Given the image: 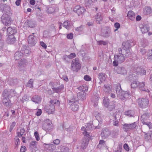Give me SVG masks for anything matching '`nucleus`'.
Masks as SVG:
<instances>
[{"mask_svg": "<svg viewBox=\"0 0 152 152\" xmlns=\"http://www.w3.org/2000/svg\"><path fill=\"white\" fill-rule=\"evenodd\" d=\"M0 11L8 15L12 14V10L10 6L6 4H0Z\"/></svg>", "mask_w": 152, "mask_h": 152, "instance_id": "39448f33", "label": "nucleus"}, {"mask_svg": "<svg viewBox=\"0 0 152 152\" xmlns=\"http://www.w3.org/2000/svg\"><path fill=\"white\" fill-rule=\"evenodd\" d=\"M134 45L133 41L132 40L127 41L122 43L123 48L126 50H129V48Z\"/></svg>", "mask_w": 152, "mask_h": 152, "instance_id": "9b49d317", "label": "nucleus"}, {"mask_svg": "<svg viewBox=\"0 0 152 152\" xmlns=\"http://www.w3.org/2000/svg\"><path fill=\"white\" fill-rule=\"evenodd\" d=\"M18 81L17 79H13L10 78L9 79L8 81V84L11 86H14L18 83Z\"/></svg>", "mask_w": 152, "mask_h": 152, "instance_id": "bb28decb", "label": "nucleus"}, {"mask_svg": "<svg viewBox=\"0 0 152 152\" xmlns=\"http://www.w3.org/2000/svg\"><path fill=\"white\" fill-rule=\"evenodd\" d=\"M76 56V54L75 53H72L68 56V58L70 59L72 58L75 57Z\"/></svg>", "mask_w": 152, "mask_h": 152, "instance_id": "0e129e2a", "label": "nucleus"}, {"mask_svg": "<svg viewBox=\"0 0 152 152\" xmlns=\"http://www.w3.org/2000/svg\"><path fill=\"white\" fill-rule=\"evenodd\" d=\"M84 79L87 81H90L91 80V77L88 75H86L84 77Z\"/></svg>", "mask_w": 152, "mask_h": 152, "instance_id": "e2e57ef3", "label": "nucleus"}, {"mask_svg": "<svg viewBox=\"0 0 152 152\" xmlns=\"http://www.w3.org/2000/svg\"><path fill=\"white\" fill-rule=\"evenodd\" d=\"M72 70L77 72L81 68V64L80 63L78 58H76L72 61L71 66Z\"/></svg>", "mask_w": 152, "mask_h": 152, "instance_id": "7ed1b4c3", "label": "nucleus"}, {"mask_svg": "<svg viewBox=\"0 0 152 152\" xmlns=\"http://www.w3.org/2000/svg\"><path fill=\"white\" fill-rule=\"evenodd\" d=\"M64 85H61L57 88L53 87L52 88L54 92L56 93H58L61 92L64 89Z\"/></svg>", "mask_w": 152, "mask_h": 152, "instance_id": "7c9ffc66", "label": "nucleus"}, {"mask_svg": "<svg viewBox=\"0 0 152 152\" xmlns=\"http://www.w3.org/2000/svg\"><path fill=\"white\" fill-rule=\"evenodd\" d=\"M37 142L35 141H32L31 142L29 148L32 151H33V149L34 150L35 148H37Z\"/></svg>", "mask_w": 152, "mask_h": 152, "instance_id": "f704fd0d", "label": "nucleus"}, {"mask_svg": "<svg viewBox=\"0 0 152 152\" xmlns=\"http://www.w3.org/2000/svg\"><path fill=\"white\" fill-rule=\"evenodd\" d=\"M16 40V38L13 35L8 36V37L7 39V42L10 44H13Z\"/></svg>", "mask_w": 152, "mask_h": 152, "instance_id": "2eb2a0df", "label": "nucleus"}, {"mask_svg": "<svg viewBox=\"0 0 152 152\" xmlns=\"http://www.w3.org/2000/svg\"><path fill=\"white\" fill-rule=\"evenodd\" d=\"M45 122L46 123V125L50 126V127L49 128V130L53 129V126H52V124L51 121L49 119H46L45 120Z\"/></svg>", "mask_w": 152, "mask_h": 152, "instance_id": "49530a36", "label": "nucleus"}, {"mask_svg": "<svg viewBox=\"0 0 152 152\" xmlns=\"http://www.w3.org/2000/svg\"><path fill=\"white\" fill-rule=\"evenodd\" d=\"M140 28L141 30L142 33H147L149 30L148 26L146 25H142L141 27H140Z\"/></svg>", "mask_w": 152, "mask_h": 152, "instance_id": "c756f323", "label": "nucleus"}, {"mask_svg": "<svg viewBox=\"0 0 152 152\" xmlns=\"http://www.w3.org/2000/svg\"><path fill=\"white\" fill-rule=\"evenodd\" d=\"M2 101L3 104L6 106L11 105V103L9 97H3Z\"/></svg>", "mask_w": 152, "mask_h": 152, "instance_id": "a211bd4d", "label": "nucleus"}, {"mask_svg": "<svg viewBox=\"0 0 152 152\" xmlns=\"http://www.w3.org/2000/svg\"><path fill=\"white\" fill-rule=\"evenodd\" d=\"M63 26L65 27L66 29L69 28V21L68 20H67L65 22H64L63 23Z\"/></svg>", "mask_w": 152, "mask_h": 152, "instance_id": "bf43d9fd", "label": "nucleus"}, {"mask_svg": "<svg viewBox=\"0 0 152 152\" xmlns=\"http://www.w3.org/2000/svg\"><path fill=\"white\" fill-rule=\"evenodd\" d=\"M126 58L124 56H123L120 55L119 54L116 55H115L114 57V59L117 60L120 63L123 62L125 60Z\"/></svg>", "mask_w": 152, "mask_h": 152, "instance_id": "6ab92c4d", "label": "nucleus"}, {"mask_svg": "<svg viewBox=\"0 0 152 152\" xmlns=\"http://www.w3.org/2000/svg\"><path fill=\"white\" fill-rule=\"evenodd\" d=\"M111 34V31L108 28L101 33V36L105 37H108L110 36Z\"/></svg>", "mask_w": 152, "mask_h": 152, "instance_id": "b1692460", "label": "nucleus"}, {"mask_svg": "<svg viewBox=\"0 0 152 152\" xmlns=\"http://www.w3.org/2000/svg\"><path fill=\"white\" fill-rule=\"evenodd\" d=\"M137 122H135L129 124L131 130L134 129L137 126Z\"/></svg>", "mask_w": 152, "mask_h": 152, "instance_id": "de8ad7c7", "label": "nucleus"}, {"mask_svg": "<svg viewBox=\"0 0 152 152\" xmlns=\"http://www.w3.org/2000/svg\"><path fill=\"white\" fill-rule=\"evenodd\" d=\"M10 15L4 14L1 17V21L5 26L9 25L11 23V19Z\"/></svg>", "mask_w": 152, "mask_h": 152, "instance_id": "423d86ee", "label": "nucleus"}, {"mask_svg": "<svg viewBox=\"0 0 152 152\" xmlns=\"http://www.w3.org/2000/svg\"><path fill=\"white\" fill-rule=\"evenodd\" d=\"M56 146L53 144H49L45 145V149L50 152H52L53 151L55 150Z\"/></svg>", "mask_w": 152, "mask_h": 152, "instance_id": "ddd939ff", "label": "nucleus"}, {"mask_svg": "<svg viewBox=\"0 0 152 152\" xmlns=\"http://www.w3.org/2000/svg\"><path fill=\"white\" fill-rule=\"evenodd\" d=\"M127 16L131 20H133L135 19V13L131 10L128 12Z\"/></svg>", "mask_w": 152, "mask_h": 152, "instance_id": "a878e982", "label": "nucleus"}, {"mask_svg": "<svg viewBox=\"0 0 152 152\" xmlns=\"http://www.w3.org/2000/svg\"><path fill=\"white\" fill-rule=\"evenodd\" d=\"M125 115L129 117H132L134 115V112L132 110H129L125 112Z\"/></svg>", "mask_w": 152, "mask_h": 152, "instance_id": "58836bf2", "label": "nucleus"}, {"mask_svg": "<svg viewBox=\"0 0 152 152\" xmlns=\"http://www.w3.org/2000/svg\"><path fill=\"white\" fill-rule=\"evenodd\" d=\"M118 54L128 58L131 57V53L129 50H126L119 48L118 49Z\"/></svg>", "mask_w": 152, "mask_h": 152, "instance_id": "0eeeda50", "label": "nucleus"}, {"mask_svg": "<svg viewBox=\"0 0 152 152\" xmlns=\"http://www.w3.org/2000/svg\"><path fill=\"white\" fill-rule=\"evenodd\" d=\"M61 152H68L69 151V149L67 147L63 146L61 149Z\"/></svg>", "mask_w": 152, "mask_h": 152, "instance_id": "4d7b16f0", "label": "nucleus"}, {"mask_svg": "<svg viewBox=\"0 0 152 152\" xmlns=\"http://www.w3.org/2000/svg\"><path fill=\"white\" fill-rule=\"evenodd\" d=\"M34 135L35 138H36V140L37 141L39 140L40 138L38 132H37L36 131L34 132Z\"/></svg>", "mask_w": 152, "mask_h": 152, "instance_id": "13d9d810", "label": "nucleus"}, {"mask_svg": "<svg viewBox=\"0 0 152 152\" xmlns=\"http://www.w3.org/2000/svg\"><path fill=\"white\" fill-rule=\"evenodd\" d=\"M73 33H71L68 34L67 35V38L69 39H72L73 38Z\"/></svg>", "mask_w": 152, "mask_h": 152, "instance_id": "338daca9", "label": "nucleus"}, {"mask_svg": "<svg viewBox=\"0 0 152 152\" xmlns=\"http://www.w3.org/2000/svg\"><path fill=\"white\" fill-rule=\"evenodd\" d=\"M123 147L126 151H129V146L127 144L125 143Z\"/></svg>", "mask_w": 152, "mask_h": 152, "instance_id": "69168bd1", "label": "nucleus"}, {"mask_svg": "<svg viewBox=\"0 0 152 152\" xmlns=\"http://www.w3.org/2000/svg\"><path fill=\"white\" fill-rule=\"evenodd\" d=\"M28 100V99L27 97V96L25 95L22 97V99H21V101L22 102H24L27 101Z\"/></svg>", "mask_w": 152, "mask_h": 152, "instance_id": "052dcab7", "label": "nucleus"}, {"mask_svg": "<svg viewBox=\"0 0 152 152\" xmlns=\"http://www.w3.org/2000/svg\"><path fill=\"white\" fill-rule=\"evenodd\" d=\"M22 53H23V55H25L26 56H28L29 55L30 52L29 48L26 46H23L22 48Z\"/></svg>", "mask_w": 152, "mask_h": 152, "instance_id": "5701e85b", "label": "nucleus"}, {"mask_svg": "<svg viewBox=\"0 0 152 152\" xmlns=\"http://www.w3.org/2000/svg\"><path fill=\"white\" fill-rule=\"evenodd\" d=\"M145 134V139L146 140H148L152 137V132H150L148 133L144 132Z\"/></svg>", "mask_w": 152, "mask_h": 152, "instance_id": "a19ab883", "label": "nucleus"}, {"mask_svg": "<svg viewBox=\"0 0 152 152\" xmlns=\"http://www.w3.org/2000/svg\"><path fill=\"white\" fill-rule=\"evenodd\" d=\"M140 90L142 91H147L145 88V82H142L141 83L139 82V84L138 86Z\"/></svg>", "mask_w": 152, "mask_h": 152, "instance_id": "72a5a7b5", "label": "nucleus"}, {"mask_svg": "<svg viewBox=\"0 0 152 152\" xmlns=\"http://www.w3.org/2000/svg\"><path fill=\"white\" fill-rule=\"evenodd\" d=\"M110 132L109 129L107 128H104L102 129L101 133V136L102 139H104L110 135Z\"/></svg>", "mask_w": 152, "mask_h": 152, "instance_id": "9d476101", "label": "nucleus"}, {"mask_svg": "<svg viewBox=\"0 0 152 152\" xmlns=\"http://www.w3.org/2000/svg\"><path fill=\"white\" fill-rule=\"evenodd\" d=\"M78 89L80 91H82L84 92L87 91L88 88L86 85H83L78 87Z\"/></svg>", "mask_w": 152, "mask_h": 152, "instance_id": "4c0bfd02", "label": "nucleus"}, {"mask_svg": "<svg viewBox=\"0 0 152 152\" xmlns=\"http://www.w3.org/2000/svg\"><path fill=\"white\" fill-rule=\"evenodd\" d=\"M144 124L146 125L150 129L152 128V124L151 122L149 121L144 122L143 123Z\"/></svg>", "mask_w": 152, "mask_h": 152, "instance_id": "6e6d98bb", "label": "nucleus"}, {"mask_svg": "<svg viewBox=\"0 0 152 152\" xmlns=\"http://www.w3.org/2000/svg\"><path fill=\"white\" fill-rule=\"evenodd\" d=\"M97 43L98 45H105L107 44V42L105 41L100 40L99 41H97Z\"/></svg>", "mask_w": 152, "mask_h": 152, "instance_id": "8fccbe9b", "label": "nucleus"}, {"mask_svg": "<svg viewBox=\"0 0 152 152\" xmlns=\"http://www.w3.org/2000/svg\"><path fill=\"white\" fill-rule=\"evenodd\" d=\"M143 13L145 15H150L152 13V9L149 6L145 7L143 9Z\"/></svg>", "mask_w": 152, "mask_h": 152, "instance_id": "393cba45", "label": "nucleus"}, {"mask_svg": "<svg viewBox=\"0 0 152 152\" xmlns=\"http://www.w3.org/2000/svg\"><path fill=\"white\" fill-rule=\"evenodd\" d=\"M74 11L76 12L78 16L83 14L86 11V9L80 5H77L74 8Z\"/></svg>", "mask_w": 152, "mask_h": 152, "instance_id": "1a4fd4ad", "label": "nucleus"}, {"mask_svg": "<svg viewBox=\"0 0 152 152\" xmlns=\"http://www.w3.org/2000/svg\"><path fill=\"white\" fill-rule=\"evenodd\" d=\"M117 72L118 74L122 75L126 74L127 73L126 70L124 67H118Z\"/></svg>", "mask_w": 152, "mask_h": 152, "instance_id": "2f4dec72", "label": "nucleus"}, {"mask_svg": "<svg viewBox=\"0 0 152 152\" xmlns=\"http://www.w3.org/2000/svg\"><path fill=\"white\" fill-rule=\"evenodd\" d=\"M28 26L29 27L33 28L35 26V24L33 21H28L27 22Z\"/></svg>", "mask_w": 152, "mask_h": 152, "instance_id": "603ef678", "label": "nucleus"}, {"mask_svg": "<svg viewBox=\"0 0 152 152\" xmlns=\"http://www.w3.org/2000/svg\"><path fill=\"white\" fill-rule=\"evenodd\" d=\"M34 80L33 79H30L28 82L27 84V86L31 88H33V83Z\"/></svg>", "mask_w": 152, "mask_h": 152, "instance_id": "09e8293b", "label": "nucleus"}, {"mask_svg": "<svg viewBox=\"0 0 152 152\" xmlns=\"http://www.w3.org/2000/svg\"><path fill=\"white\" fill-rule=\"evenodd\" d=\"M77 97L80 100H84L86 99V94L84 92L78 93Z\"/></svg>", "mask_w": 152, "mask_h": 152, "instance_id": "473e14b6", "label": "nucleus"}, {"mask_svg": "<svg viewBox=\"0 0 152 152\" xmlns=\"http://www.w3.org/2000/svg\"><path fill=\"white\" fill-rule=\"evenodd\" d=\"M139 84V82L136 80H134L131 84V87L133 88H136L138 86Z\"/></svg>", "mask_w": 152, "mask_h": 152, "instance_id": "79ce46f5", "label": "nucleus"}, {"mask_svg": "<svg viewBox=\"0 0 152 152\" xmlns=\"http://www.w3.org/2000/svg\"><path fill=\"white\" fill-rule=\"evenodd\" d=\"M115 89L119 98L122 100H125L132 95V93L129 91H123L120 83H117Z\"/></svg>", "mask_w": 152, "mask_h": 152, "instance_id": "f257e3e1", "label": "nucleus"}, {"mask_svg": "<svg viewBox=\"0 0 152 152\" xmlns=\"http://www.w3.org/2000/svg\"><path fill=\"white\" fill-rule=\"evenodd\" d=\"M115 107V104L114 103V102L113 101L112 102H110L107 107L108 108V110L109 111H111L114 109Z\"/></svg>", "mask_w": 152, "mask_h": 152, "instance_id": "ea45409f", "label": "nucleus"}, {"mask_svg": "<svg viewBox=\"0 0 152 152\" xmlns=\"http://www.w3.org/2000/svg\"><path fill=\"white\" fill-rule=\"evenodd\" d=\"M138 102L139 107L142 108L147 107L149 104L148 99L145 98H139L138 100Z\"/></svg>", "mask_w": 152, "mask_h": 152, "instance_id": "20e7f679", "label": "nucleus"}, {"mask_svg": "<svg viewBox=\"0 0 152 152\" xmlns=\"http://www.w3.org/2000/svg\"><path fill=\"white\" fill-rule=\"evenodd\" d=\"M42 98L41 97L38 95L33 96L31 98V100L35 103L38 104L41 102Z\"/></svg>", "mask_w": 152, "mask_h": 152, "instance_id": "4468645a", "label": "nucleus"}, {"mask_svg": "<svg viewBox=\"0 0 152 152\" xmlns=\"http://www.w3.org/2000/svg\"><path fill=\"white\" fill-rule=\"evenodd\" d=\"M83 134L84 135V137L83 138V139H85V140H88L89 141L90 139L91 136L90 135V133L87 132L86 130L83 133Z\"/></svg>", "mask_w": 152, "mask_h": 152, "instance_id": "e433bc0d", "label": "nucleus"}, {"mask_svg": "<svg viewBox=\"0 0 152 152\" xmlns=\"http://www.w3.org/2000/svg\"><path fill=\"white\" fill-rule=\"evenodd\" d=\"M150 114L148 113H145L141 116V121L142 123L149 121Z\"/></svg>", "mask_w": 152, "mask_h": 152, "instance_id": "f8f14e48", "label": "nucleus"}, {"mask_svg": "<svg viewBox=\"0 0 152 152\" xmlns=\"http://www.w3.org/2000/svg\"><path fill=\"white\" fill-rule=\"evenodd\" d=\"M103 90L104 92L107 93H110L112 91V88L108 85H105L104 86Z\"/></svg>", "mask_w": 152, "mask_h": 152, "instance_id": "c9c22d12", "label": "nucleus"}, {"mask_svg": "<svg viewBox=\"0 0 152 152\" xmlns=\"http://www.w3.org/2000/svg\"><path fill=\"white\" fill-rule=\"evenodd\" d=\"M43 37H44L49 38L50 37L48 32L47 31H44L43 33Z\"/></svg>", "mask_w": 152, "mask_h": 152, "instance_id": "680f3d73", "label": "nucleus"}, {"mask_svg": "<svg viewBox=\"0 0 152 152\" xmlns=\"http://www.w3.org/2000/svg\"><path fill=\"white\" fill-rule=\"evenodd\" d=\"M34 33L30 35L28 38V42L29 46H33L37 43V39L36 37L34 35Z\"/></svg>", "mask_w": 152, "mask_h": 152, "instance_id": "6e6552de", "label": "nucleus"}, {"mask_svg": "<svg viewBox=\"0 0 152 152\" xmlns=\"http://www.w3.org/2000/svg\"><path fill=\"white\" fill-rule=\"evenodd\" d=\"M25 130L24 128H22L20 129V132H18V136L20 137H21L23 135L24 133L25 132Z\"/></svg>", "mask_w": 152, "mask_h": 152, "instance_id": "864d4df0", "label": "nucleus"}, {"mask_svg": "<svg viewBox=\"0 0 152 152\" xmlns=\"http://www.w3.org/2000/svg\"><path fill=\"white\" fill-rule=\"evenodd\" d=\"M147 58L150 61H152V49L149 51V53L147 56Z\"/></svg>", "mask_w": 152, "mask_h": 152, "instance_id": "3c124183", "label": "nucleus"}, {"mask_svg": "<svg viewBox=\"0 0 152 152\" xmlns=\"http://www.w3.org/2000/svg\"><path fill=\"white\" fill-rule=\"evenodd\" d=\"M98 100V97L97 96H94L93 98V99L92 100L93 102L94 103V105L95 107H96L97 105Z\"/></svg>", "mask_w": 152, "mask_h": 152, "instance_id": "a18cd8bd", "label": "nucleus"}, {"mask_svg": "<svg viewBox=\"0 0 152 152\" xmlns=\"http://www.w3.org/2000/svg\"><path fill=\"white\" fill-rule=\"evenodd\" d=\"M26 60L25 59L21 60L18 63L19 66L21 67H24L26 65Z\"/></svg>", "mask_w": 152, "mask_h": 152, "instance_id": "c03bdc74", "label": "nucleus"}, {"mask_svg": "<svg viewBox=\"0 0 152 152\" xmlns=\"http://www.w3.org/2000/svg\"><path fill=\"white\" fill-rule=\"evenodd\" d=\"M116 119L117 118L116 116H114V120H113V124L114 126H118L119 124L118 121H115Z\"/></svg>", "mask_w": 152, "mask_h": 152, "instance_id": "5fc2aeb1", "label": "nucleus"}, {"mask_svg": "<svg viewBox=\"0 0 152 152\" xmlns=\"http://www.w3.org/2000/svg\"><path fill=\"white\" fill-rule=\"evenodd\" d=\"M122 147L121 146H119L117 148V150L115 151L114 152H121Z\"/></svg>", "mask_w": 152, "mask_h": 152, "instance_id": "774afa93", "label": "nucleus"}, {"mask_svg": "<svg viewBox=\"0 0 152 152\" xmlns=\"http://www.w3.org/2000/svg\"><path fill=\"white\" fill-rule=\"evenodd\" d=\"M95 20L97 23L99 24L100 22L102 20V18L101 12L97 13L94 16Z\"/></svg>", "mask_w": 152, "mask_h": 152, "instance_id": "412c9836", "label": "nucleus"}, {"mask_svg": "<svg viewBox=\"0 0 152 152\" xmlns=\"http://www.w3.org/2000/svg\"><path fill=\"white\" fill-rule=\"evenodd\" d=\"M23 56V53L21 51L16 52L14 54L15 59L16 60L20 59Z\"/></svg>", "mask_w": 152, "mask_h": 152, "instance_id": "cd10ccee", "label": "nucleus"}, {"mask_svg": "<svg viewBox=\"0 0 152 152\" xmlns=\"http://www.w3.org/2000/svg\"><path fill=\"white\" fill-rule=\"evenodd\" d=\"M16 32V30L14 27H8L7 29V33L8 36L10 35H13L15 34Z\"/></svg>", "mask_w": 152, "mask_h": 152, "instance_id": "dca6fc26", "label": "nucleus"}, {"mask_svg": "<svg viewBox=\"0 0 152 152\" xmlns=\"http://www.w3.org/2000/svg\"><path fill=\"white\" fill-rule=\"evenodd\" d=\"M123 128L124 130L126 132L131 130L129 125V124H125L123 125Z\"/></svg>", "mask_w": 152, "mask_h": 152, "instance_id": "37998d69", "label": "nucleus"}, {"mask_svg": "<svg viewBox=\"0 0 152 152\" xmlns=\"http://www.w3.org/2000/svg\"><path fill=\"white\" fill-rule=\"evenodd\" d=\"M78 101H75L71 105V108L72 110L74 111H76L78 110L79 108Z\"/></svg>", "mask_w": 152, "mask_h": 152, "instance_id": "aec40b11", "label": "nucleus"}, {"mask_svg": "<svg viewBox=\"0 0 152 152\" xmlns=\"http://www.w3.org/2000/svg\"><path fill=\"white\" fill-rule=\"evenodd\" d=\"M60 102L57 99H54L50 102L49 105H47L44 107L45 110L49 114H53L55 110V105L59 106Z\"/></svg>", "mask_w": 152, "mask_h": 152, "instance_id": "f03ea898", "label": "nucleus"}, {"mask_svg": "<svg viewBox=\"0 0 152 152\" xmlns=\"http://www.w3.org/2000/svg\"><path fill=\"white\" fill-rule=\"evenodd\" d=\"M11 93V90L6 89L4 90L2 94V97H9Z\"/></svg>", "mask_w": 152, "mask_h": 152, "instance_id": "4be33fe9", "label": "nucleus"}, {"mask_svg": "<svg viewBox=\"0 0 152 152\" xmlns=\"http://www.w3.org/2000/svg\"><path fill=\"white\" fill-rule=\"evenodd\" d=\"M89 142L88 140L83 139L81 145V148L83 149H85L88 145Z\"/></svg>", "mask_w": 152, "mask_h": 152, "instance_id": "c85d7f7f", "label": "nucleus"}, {"mask_svg": "<svg viewBox=\"0 0 152 152\" xmlns=\"http://www.w3.org/2000/svg\"><path fill=\"white\" fill-rule=\"evenodd\" d=\"M98 78L100 80L99 84H101L102 82L104 81L106 78V75L105 73H99L98 75Z\"/></svg>", "mask_w": 152, "mask_h": 152, "instance_id": "f3484780", "label": "nucleus"}]
</instances>
